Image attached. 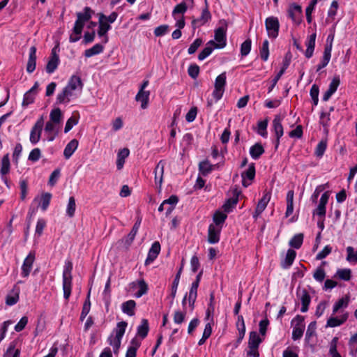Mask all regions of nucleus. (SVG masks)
Returning <instances> with one entry per match:
<instances>
[{
	"label": "nucleus",
	"mask_w": 357,
	"mask_h": 357,
	"mask_svg": "<svg viewBox=\"0 0 357 357\" xmlns=\"http://www.w3.org/2000/svg\"><path fill=\"white\" fill-rule=\"evenodd\" d=\"M79 142L76 139L70 140L66 146L63 151V155L66 159H69L77 150Z\"/></svg>",
	"instance_id": "obj_26"
},
{
	"label": "nucleus",
	"mask_w": 357,
	"mask_h": 357,
	"mask_svg": "<svg viewBox=\"0 0 357 357\" xmlns=\"http://www.w3.org/2000/svg\"><path fill=\"white\" fill-rule=\"evenodd\" d=\"M211 14L208 9V4L207 0H205V7L202 9L200 17L192 20V27L194 30H195L197 28L204 25L209 20H211Z\"/></svg>",
	"instance_id": "obj_6"
},
{
	"label": "nucleus",
	"mask_w": 357,
	"mask_h": 357,
	"mask_svg": "<svg viewBox=\"0 0 357 357\" xmlns=\"http://www.w3.org/2000/svg\"><path fill=\"white\" fill-rule=\"evenodd\" d=\"M66 86L72 91L75 90L77 88L82 90L84 86V84L79 76L72 75Z\"/></svg>",
	"instance_id": "obj_30"
},
{
	"label": "nucleus",
	"mask_w": 357,
	"mask_h": 357,
	"mask_svg": "<svg viewBox=\"0 0 357 357\" xmlns=\"http://www.w3.org/2000/svg\"><path fill=\"white\" fill-rule=\"evenodd\" d=\"M188 10V6L185 2L182 1L181 3L177 4L173 9L172 16L176 18V14H182L183 15Z\"/></svg>",
	"instance_id": "obj_51"
},
{
	"label": "nucleus",
	"mask_w": 357,
	"mask_h": 357,
	"mask_svg": "<svg viewBox=\"0 0 357 357\" xmlns=\"http://www.w3.org/2000/svg\"><path fill=\"white\" fill-rule=\"evenodd\" d=\"M303 238L304 236L302 233L297 234L290 239L289 245L293 248L299 249L303 244Z\"/></svg>",
	"instance_id": "obj_38"
},
{
	"label": "nucleus",
	"mask_w": 357,
	"mask_h": 357,
	"mask_svg": "<svg viewBox=\"0 0 357 357\" xmlns=\"http://www.w3.org/2000/svg\"><path fill=\"white\" fill-rule=\"evenodd\" d=\"M104 50V46L100 43L94 45L92 47L87 49L84 52V56L86 57H91L94 55L102 53Z\"/></svg>",
	"instance_id": "obj_36"
},
{
	"label": "nucleus",
	"mask_w": 357,
	"mask_h": 357,
	"mask_svg": "<svg viewBox=\"0 0 357 357\" xmlns=\"http://www.w3.org/2000/svg\"><path fill=\"white\" fill-rule=\"evenodd\" d=\"M130 151L128 148L121 149L117 155L116 167L118 169H121L125 162V159L128 157Z\"/></svg>",
	"instance_id": "obj_35"
},
{
	"label": "nucleus",
	"mask_w": 357,
	"mask_h": 357,
	"mask_svg": "<svg viewBox=\"0 0 357 357\" xmlns=\"http://www.w3.org/2000/svg\"><path fill=\"white\" fill-rule=\"evenodd\" d=\"M20 349L15 348V344L13 343H11L8 347L3 357H20Z\"/></svg>",
	"instance_id": "obj_56"
},
{
	"label": "nucleus",
	"mask_w": 357,
	"mask_h": 357,
	"mask_svg": "<svg viewBox=\"0 0 357 357\" xmlns=\"http://www.w3.org/2000/svg\"><path fill=\"white\" fill-rule=\"evenodd\" d=\"M265 26L269 38L275 39L278 36L280 22L277 17H268L265 20Z\"/></svg>",
	"instance_id": "obj_4"
},
{
	"label": "nucleus",
	"mask_w": 357,
	"mask_h": 357,
	"mask_svg": "<svg viewBox=\"0 0 357 357\" xmlns=\"http://www.w3.org/2000/svg\"><path fill=\"white\" fill-rule=\"evenodd\" d=\"M59 51L58 46H55L52 49L50 59L46 65V72L49 74L53 73L60 63V59L57 52Z\"/></svg>",
	"instance_id": "obj_8"
},
{
	"label": "nucleus",
	"mask_w": 357,
	"mask_h": 357,
	"mask_svg": "<svg viewBox=\"0 0 357 357\" xmlns=\"http://www.w3.org/2000/svg\"><path fill=\"white\" fill-rule=\"evenodd\" d=\"M203 40L202 38H196L194 42L190 45L188 52L189 54H192L196 52L197 49L202 45Z\"/></svg>",
	"instance_id": "obj_61"
},
{
	"label": "nucleus",
	"mask_w": 357,
	"mask_h": 357,
	"mask_svg": "<svg viewBox=\"0 0 357 357\" xmlns=\"http://www.w3.org/2000/svg\"><path fill=\"white\" fill-rule=\"evenodd\" d=\"M255 163H250L249 165L248 169L241 174L242 185L244 187H248L249 185H250V183H248L246 179L250 181L254 180L255 177Z\"/></svg>",
	"instance_id": "obj_19"
},
{
	"label": "nucleus",
	"mask_w": 357,
	"mask_h": 357,
	"mask_svg": "<svg viewBox=\"0 0 357 357\" xmlns=\"http://www.w3.org/2000/svg\"><path fill=\"white\" fill-rule=\"evenodd\" d=\"M75 209H76L75 199L74 197H70V198L68 199V204L67 205V208H66L67 215H68L70 218L73 217L75 215Z\"/></svg>",
	"instance_id": "obj_50"
},
{
	"label": "nucleus",
	"mask_w": 357,
	"mask_h": 357,
	"mask_svg": "<svg viewBox=\"0 0 357 357\" xmlns=\"http://www.w3.org/2000/svg\"><path fill=\"white\" fill-rule=\"evenodd\" d=\"M73 96V91L65 86L62 91L59 93L56 96V104L69 102L70 97Z\"/></svg>",
	"instance_id": "obj_23"
},
{
	"label": "nucleus",
	"mask_w": 357,
	"mask_h": 357,
	"mask_svg": "<svg viewBox=\"0 0 357 357\" xmlns=\"http://www.w3.org/2000/svg\"><path fill=\"white\" fill-rule=\"evenodd\" d=\"M50 121L55 123H60L62 118L61 111L59 108L52 109L50 114Z\"/></svg>",
	"instance_id": "obj_52"
},
{
	"label": "nucleus",
	"mask_w": 357,
	"mask_h": 357,
	"mask_svg": "<svg viewBox=\"0 0 357 357\" xmlns=\"http://www.w3.org/2000/svg\"><path fill=\"white\" fill-rule=\"evenodd\" d=\"M72 274L70 269H65L63 273V296L68 300L71 294Z\"/></svg>",
	"instance_id": "obj_11"
},
{
	"label": "nucleus",
	"mask_w": 357,
	"mask_h": 357,
	"mask_svg": "<svg viewBox=\"0 0 357 357\" xmlns=\"http://www.w3.org/2000/svg\"><path fill=\"white\" fill-rule=\"evenodd\" d=\"M20 289L15 287L7 295L6 298V303L8 305H13L19 301Z\"/></svg>",
	"instance_id": "obj_29"
},
{
	"label": "nucleus",
	"mask_w": 357,
	"mask_h": 357,
	"mask_svg": "<svg viewBox=\"0 0 357 357\" xmlns=\"http://www.w3.org/2000/svg\"><path fill=\"white\" fill-rule=\"evenodd\" d=\"M127 325L126 321L119 322L116 327L107 339L109 345L112 347L114 354H118L119 353L121 340L125 333Z\"/></svg>",
	"instance_id": "obj_1"
},
{
	"label": "nucleus",
	"mask_w": 357,
	"mask_h": 357,
	"mask_svg": "<svg viewBox=\"0 0 357 357\" xmlns=\"http://www.w3.org/2000/svg\"><path fill=\"white\" fill-rule=\"evenodd\" d=\"M216 41L215 46L216 49H222L227 45V29L222 26H220L215 30L214 35Z\"/></svg>",
	"instance_id": "obj_12"
},
{
	"label": "nucleus",
	"mask_w": 357,
	"mask_h": 357,
	"mask_svg": "<svg viewBox=\"0 0 357 357\" xmlns=\"http://www.w3.org/2000/svg\"><path fill=\"white\" fill-rule=\"evenodd\" d=\"M296 256V252L293 249H289L287 252L285 259L283 261V266H291Z\"/></svg>",
	"instance_id": "obj_48"
},
{
	"label": "nucleus",
	"mask_w": 357,
	"mask_h": 357,
	"mask_svg": "<svg viewBox=\"0 0 357 357\" xmlns=\"http://www.w3.org/2000/svg\"><path fill=\"white\" fill-rule=\"evenodd\" d=\"M130 288L132 289L134 296L136 298H140L142 296L145 294L148 289L146 284L143 280L132 282L130 284Z\"/></svg>",
	"instance_id": "obj_13"
},
{
	"label": "nucleus",
	"mask_w": 357,
	"mask_h": 357,
	"mask_svg": "<svg viewBox=\"0 0 357 357\" xmlns=\"http://www.w3.org/2000/svg\"><path fill=\"white\" fill-rule=\"evenodd\" d=\"M252 46V41L250 38L246 39L241 45V54L242 56H247Z\"/></svg>",
	"instance_id": "obj_55"
},
{
	"label": "nucleus",
	"mask_w": 357,
	"mask_h": 357,
	"mask_svg": "<svg viewBox=\"0 0 357 357\" xmlns=\"http://www.w3.org/2000/svg\"><path fill=\"white\" fill-rule=\"evenodd\" d=\"M36 47L32 46L29 49V59L26 64V71L28 73H32L36 66Z\"/></svg>",
	"instance_id": "obj_20"
},
{
	"label": "nucleus",
	"mask_w": 357,
	"mask_h": 357,
	"mask_svg": "<svg viewBox=\"0 0 357 357\" xmlns=\"http://www.w3.org/2000/svg\"><path fill=\"white\" fill-rule=\"evenodd\" d=\"M259 54L264 61L268 60L269 56V43L268 40H264L262 47L259 50Z\"/></svg>",
	"instance_id": "obj_44"
},
{
	"label": "nucleus",
	"mask_w": 357,
	"mask_h": 357,
	"mask_svg": "<svg viewBox=\"0 0 357 357\" xmlns=\"http://www.w3.org/2000/svg\"><path fill=\"white\" fill-rule=\"evenodd\" d=\"M327 148V140L326 139H321L318 144L317 145L315 150H314V155L317 158H321Z\"/></svg>",
	"instance_id": "obj_41"
},
{
	"label": "nucleus",
	"mask_w": 357,
	"mask_h": 357,
	"mask_svg": "<svg viewBox=\"0 0 357 357\" xmlns=\"http://www.w3.org/2000/svg\"><path fill=\"white\" fill-rule=\"evenodd\" d=\"M149 331V324L146 319H143L141 324L137 327V335L142 338H144Z\"/></svg>",
	"instance_id": "obj_49"
},
{
	"label": "nucleus",
	"mask_w": 357,
	"mask_h": 357,
	"mask_svg": "<svg viewBox=\"0 0 357 357\" xmlns=\"http://www.w3.org/2000/svg\"><path fill=\"white\" fill-rule=\"evenodd\" d=\"M263 341L256 331H252L249 335L248 347H257Z\"/></svg>",
	"instance_id": "obj_39"
},
{
	"label": "nucleus",
	"mask_w": 357,
	"mask_h": 357,
	"mask_svg": "<svg viewBox=\"0 0 357 357\" xmlns=\"http://www.w3.org/2000/svg\"><path fill=\"white\" fill-rule=\"evenodd\" d=\"M165 162L162 160H160L154 170L155 174V183L159 188H161V185L163 181V174Z\"/></svg>",
	"instance_id": "obj_18"
},
{
	"label": "nucleus",
	"mask_w": 357,
	"mask_h": 357,
	"mask_svg": "<svg viewBox=\"0 0 357 357\" xmlns=\"http://www.w3.org/2000/svg\"><path fill=\"white\" fill-rule=\"evenodd\" d=\"M271 199V195L269 193H265L264 196L260 199L257 203L256 208L257 209V212H263L266 206L268 203L269 202Z\"/></svg>",
	"instance_id": "obj_40"
},
{
	"label": "nucleus",
	"mask_w": 357,
	"mask_h": 357,
	"mask_svg": "<svg viewBox=\"0 0 357 357\" xmlns=\"http://www.w3.org/2000/svg\"><path fill=\"white\" fill-rule=\"evenodd\" d=\"M227 218V215L226 213L220 211H215L213 217V220L215 224L214 225L218 227H222V225L225 223Z\"/></svg>",
	"instance_id": "obj_37"
},
{
	"label": "nucleus",
	"mask_w": 357,
	"mask_h": 357,
	"mask_svg": "<svg viewBox=\"0 0 357 357\" xmlns=\"http://www.w3.org/2000/svg\"><path fill=\"white\" fill-rule=\"evenodd\" d=\"M136 307V303L133 300H129L124 302L121 305L122 312L129 316L135 314V309Z\"/></svg>",
	"instance_id": "obj_33"
},
{
	"label": "nucleus",
	"mask_w": 357,
	"mask_h": 357,
	"mask_svg": "<svg viewBox=\"0 0 357 357\" xmlns=\"http://www.w3.org/2000/svg\"><path fill=\"white\" fill-rule=\"evenodd\" d=\"M99 15V27L98 30V35L100 37H102L106 36L108 31H109L112 29V26L109 24L107 22L103 21V17H105V15L102 13L98 14Z\"/></svg>",
	"instance_id": "obj_25"
},
{
	"label": "nucleus",
	"mask_w": 357,
	"mask_h": 357,
	"mask_svg": "<svg viewBox=\"0 0 357 357\" xmlns=\"http://www.w3.org/2000/svg\"><path fill=\"white\" fill-rule=\"evenodd\" d=\"M79 115L77 113V116L73 115L71 117H70L66 123L64 128V132L67 133L74 126L77 125L79 122Z\"/></svg>",
	"instance_id": "obj_43"
},
{
	"label": "nucleus",
	"mask_w": 357,
	"mask_h": 357,
	"mask_svg": "<svg viewBox=\"0 0 357 357\" xmlns=\"http://www.w3.org/2000/svg\"><path fill=\"white\" fill-rule=\"evenodd\" d=\"M160 252V245L158 241H155L149 250L147 257L144 261L145 266H149L158 257Z\"/></svg>",
	"instance_id": "obj_16"
},
{
	"label": "nucleus",
	"mask_w": 357,
	"mask_h": 357,
	"mask_svg": "<svg viewBox=\"0 0 357 357\" xmlns=\"http://www.w3.org/2000/svg\"><path fill=\"white\" fill-rule=\"evenodd\" d=\"M52 199V194L50 192H45L42 194L40 197V207L43 211H45L50 204Z\"/></svg>",
	"instance_id": "obj_45"
},
{
	"label": "nucleus",
	"mask_w": 357,
	"mask_h": 357,
	"mask_svg": "<svg viewBox=\"0 0 357 357\" xmlns=\"http://www.w3.org/2000/svg\"><path fill=\"white\" fill-rule=\"evenodd\" d=\"M227 84L226 72H223L218 75L215 80L214 90L212 96L215 99V102L219 101L223 96Z\"/></svg>",
	"instance_id": "obj_3"
},
{
	"label": "nucleus",
	"mask_w": 357,
	"mask_h": 357,
	"mask_svg": "<svg viewBox=\"0 0 357 357\" xmlns=\"http://www.w3.org/2000/svg\"><path fill=\"white\" fill-rule=\"evenodd\" d=\"M349 296L348 295L340 298L333 307V314L337 313L341 309H345L349 303Z\"/></svg>",
	"instance_id": "obj_31"
},
{
	"label": "nucleus",
	"mask_w": 357,
	"mask_h": 357,
	"mask_svg": "<svg viewBox=\"0 0 357 357\" xmlns=\"http://www.w3.org/2000/svg\"><path fill=\"white\" fill-rule=\"evenodd\" d=\"M241 192L235 190L232 197L227 199L222 206V208L225 213H230L234 208L238 202V197Z\"/></svg>",
	"instance_id": "obj_17"
},
{
	"label": "nucleus",
	"mask_w": 357,
	"mask_h": 357,
	"mask_svg": "<svg viewBox=\"0 0 357 357\" xmlns=\"http://www.w3.org/2000/svg\"><path fill=\"white\" fill-rule=\"evenodd\" d=\"M349 313L347 312H342L340 316L337 317H331L327 322L326 327H337L343 324L348 319Z\"/></svg>",
	"instance_id": "obj_15"
},
{
	"label": "nucleus",
	"mask_w": 357,
	"mask_h": 357,
	"mask_svg": "<svg viewBox=\"0 0 357 357\" xmlns=\"http://www.w3.org/2000/svg\"><path fill=\"white\" fill-rule=\"evenodd\" d=\"M169 30V26L167 24L160 25L157 26L154 30V35L156 37H160L165 35Z\"/></svg>",
	"instance_id": "obj_64"
},
{
	"label": "nucleus",
	"mask_w": 357,
	"mask_h": 357,
	"mask_svg": "<svg viewBox=\"0 0 357 357\" xmlns=\"http://www.w3.org/2000/svg\"><path fill=\"white\" fill-rule=\"evenodd\" d=\"M288 17L291 18L294 23L300 24L303 18V10L301 6L292 3L289 5L287 10Z\"/></svg>",
	"instance_id": "obj_7"
},
{
	"label": "nucleus",
	"mask_w": 357,
	"mask_h": 357,
	"mask_svg": "<svg viewBox=\"0 0 357 357\" xmlns=\"http://www.w3.org/2000/svg\"><path fill=\"white\" fill-rule=\"evenodd\" d=\"M284 119V116L277 114L275 116L273 121V128L274 132L284 131L283 126L282 125V121Z\"/></svg>",
	"instance_id": "obj_47"
},
{
	"label": "nucleus",
	"mask_w": 357,
	"mask_h": 357,
	"mask_svg": "<svg viewBox=\"0 0 357 357\" xmlns=\"http://www.w3.org/2000/svg\"><path fill=\"white\" fill-rule=\"evenodd\" d=\"M40 157H41L40 149L39 148H35V149H32L31 151V152L29 153L28 160L33 162H36L39 160Z\"/></svg>",
	"instance_id": "obj_60"
},
{
	"label": "nucleus",
	"mask_w": 357,
	"mask_h": 357,
	"mask_svg": "<svg viewBox=\"0 0 357 357\" xmlns=\"http://www.w3.org/2000/svg\"><path fill=\"white\" fill-rule=\"evenodd\" d=\"M10 168V162L9 158V153L4 155L1 161L0 174L1 179H4V176L9 173Z\"/></svg>",
	"instance_id": "obj_28"
},
{
	"label": "nucleus",
	"mask_w": 357,
	"mask_h": 357,
	"mask_svg": "<svg viewBox=\"0 0 357 357\" xmlns=\"http://www.w3.org/2000/svg\"><path fill=\"white\" fill-rule=\"evenodd\" d=\"M212 165L208 160L201 161L199 163V172L202 176H206L209 174L213 169Z\"/></svg>",
	"instance_id": "obj_34"
},
{
	"label": "nucleus",
	"mask_w": 357,
	"mask_h": 357,
	"mask_svg": "<svg viewBox=\"0 0 357 357\" xmlns=\"http://www.w3.org/2000/svg\"><path fill=\"white\" fill-rule=\"evenodd\" d=\"M222 227H215L213 224H211L208 229V241L211 244H215L220 241V236Z\"/></svg>",
	"instance_id": "obj_14"
},
{
	"label": "nucleus",
	"mask_w": 357,
	"mask_h": 357,
	"mask_svg": "<svg viewBox=\"0 0 357 357\" xmlns=\"http://www.w3.org/2000/svg\"><path fill=\"white\" fill-rule=\"evenodd\" d=\"M95 14V11L89 6L84 8L82 12H78L76 13L77 19L75 22V31H79L81 29H84L85 24L89 22L93 15Z\"/></svg>",
	"instance_id": "obj_2"
},
{
	"label": "nucleus",
	"mask_w": 357,
	"mask_h": 357,
	"mask_svg": "<svg viewBox=\"0 0 357 357\" xmlns=\"http://www.w3.org/2000/svg\"><path fill=\"white\" fill-rule=\"evenodd\" d=\"M293 325L292 339L299 340L303 336L305 330L304 317L297 315L291 321Z\"/></svg>",
	"instance_id": "obj_5"
},
{
	"label": "nucleus",
	"mask_w": 357,
	"mask_h": 357,
	"mask_svg": "<svg viewBox=\"0 0 357 357\" xmlns=\"http://www.w3.org/2000/svg\"><path fill=\"white\" fill-rule=\"evenodd\" d=\"M44 121L43 116L37 120L30 132V142L32 144H37L41 137Z\"/></svg>",
	"instance_id": "obj_9"
},
{
	"label": "nucleus",
	"mask_w": 357,
	"mask_h": 357,
	"mask_svg": "<svg viewBox=\"0 0 357 357\" xmlns=\"http://www.w3.org/2000/svg\"><path fill=\"white\" fill-rule=\"evenodd\" d=\"M47 222L43 218H39L37 221L36 226V234L38 236H41L43 234V229L46 227Z\"/></svg>",
	"instance_id": "obj_62"
},
{
	"label": "nucleus",
	"mask_w": 357,
	"mask_h": 357,
	"mask_svg": "<svg viewBox=\"0 0 357 357\" xmlns=\"http://www.w3.org/2000/svg\"><path fill=\"white\" fill-rule=\"evenodd\" d=\"M264 152V148L261 143H256L250 148V155L254 160L259 159Z\"/></svg>",
	"instance_id": "obj_32"
},
{
	"label": "nucleus",
	"mask_w": 357,
	"mask_h": 357,
	"mask_svg": "<svg viewBox=\"0 0 357 357\" xmlns=\"http://www.w3.org/2000/svg\"><path fill=\"white\" fill-rule=\"evenodd\" d=\"M257 126H258V133L261 136H262L264 137H267L266 129H267V126H268V119H266L264 121H259Z\"/></svg>",
	"instance_id": "obj_58"
},
{
	"label": "nucleus",
	"mask_w": 357,
	"mask_h": 357,
	"mask_svg": "<svg viewBox=\"0 0 357 357\" xmlns=\"http://www.w3.org/2000/svg\"><path fill=\"white\" fill-rule=\"evenodd\" d=\"M215 42L213 40H209L206 44L205 47L200 52L198 55V59L199 61H203L206 57H208L213 51L216 47L215 46Z\"/></svg>",
	"instance_id": "obj_27"
},
{
	"label": "nucleus",
	"mask_w": 357,
	"mask_h": 357,
	"mask_svg": "<svg viewBox=\"0 0 357 357\" xmlns=\"http://www.w3.org/2000/svg\"><path fill=\"white\" fill-rule=\"evenodd\" d=\"M140 344L135 340H132L130 343V346L128 347L126 357H136L137 351L139 347Z\"/></svg>",
	"instance_id": "obj_42"
},
{
	"label": "nucleus",
	"mask_w": 357,
	"mask_h": 357,
	"mask_svg": "<svg viewBox=\"0 0 357 357\" xmlns=\"http://www.w3.org/2000/svg\"><path fill=\"white\" fill-rule=\"evenodd\" d=\"M331 51L332 43H331L330 44H327L325 46L322 60L321 63L317 66V72L324 68V67H326L328 64L331 56Z\"/></svg>",
	"instance_id": "obj_22"
},
{
	"label": "nucleus",
	"mask_w": 357,
	"mask_h": 357,
	"mask_svg": "<svg viewBox=\"0 0 357 357\" xmlns=\"http://www.w3.org/2000/svg\"><path fill=\"white\" fill-rule=\"evenodd\" d=\"M347 259L350 263L357 262V250L355 251L354 248L349 246L347 248Z\"/></svg>",
	"instance_id": "obj_57"
},
{
	"label": "nucleus",
	"mask_w": 357,
	"mask_h": 357,
	"mask_svg": "<svg viewBox=\"0 0 357 357\" xmlns=\"http://www.w3.org/2000/svg\"><path fill=\"white\" fill-rule=\"evenodd\" d=\"M199 66L196 63L190 64L188 69V73L192 79H196L199 74Z\"/></svg>",
	"instance_id": "obj_59"
},
{
	"label": "nucleus",
	"mask_w": 357,
	"mask_h": 357,
	"mask_svg": "<svg viewBox=\"0 0 357 357\" xmlns=\"http://www.w3.org/2000/svg\"><path fill=\"white\" fill-rule=\"evenodd\" d=\"M199 282L198 281H195L192 283L189 294H188V298L187 301L186 296L183 298L182 305L185 309L187 308V305L190 307V309L192 310L194 307V304L197 298V289L199 287Z\"/></svg>",
	"instance_id": "obj_10"
},
{
	"label": "nucleus",
	"mask_w": 357,
	"mask_h": 357,
	"mask_svg": "<svg viewBox=\"0 0 357 357\" xmlns=\"http://www.w3.org/2000/svg\"><path fill=\"white\" fill-rule=\"evenodd\" d=\"M317 3L318 0H311V1L310 2V3L308 4L305 9L306 20L308 24H310L312 22V13L314 11Z\"/></svg>",
	"instance_id": "obj_46"
},
{
	"label": "nucleus",
	"mask_w": 357,
	"mask_h": 357,
	"mask_svg": "<svg viewBox=\"0 0 357 357\" xmlns=\"http://www.w3.org/2000/svg\"><path fill=\"white\" fill-rule=\"evenodd\" d=\"M36 95L34 93H31V91H26L24 94L23 100L22 102V105L23 107H26L30 104H32L35 100Z\"/></svg>",
	"instance_id": "obj_53"
},
{
	"label": "nucleus",
	"mask_w": 357,
	"mask_h": 357,
	"mask_svg": "<svg viewBox=\"0 0 357 357\" xmlns=\"http://www.w3.org/2000/svg\"><path fill=\"white\" fill-rule=\"evenodd\" d=\"M60 174L61 172L59 169H54L50 176L48 184L51 186H54L56 183Z\"/></svg>",
	"instance_id": "obj_63"
},
{
	"label": "nucleus",
	"mask_w": 357,
	"mask_h": 357,
	"mask_svg": "<svg viewBox=\"0 0 357 357\" xmlns=\"http://www.w3.org/2000/svg\"><path fill=\"white\" fill-rule=\"evenodd\" d=\"M149 96L150 91L139 90V91L137 92L135 96V100L141 102L142 109H144L147 108L149 105Z\"/></svg>",
	"instance_id": "obj_24"
},
{
	"label": "nucleus",
	"mask_w": 357,
	"mask_h": 357,
	"mask_svg": "<svg viewBox=\"0 0 357 357\" xmlns=\"http://www.w3.org/2000/svg\"><path fill=\"white\" fill-rule=\"evenodd\" d=\"M316 37H317L316 33H313L307 38V40L305 42V45L307 47V49L305 52V56L307 59H310L313 56L314 48H315Z\"/></svg>",
	"instance_id": "obj_21"
},
{
	"label": "nucleus",
	"mask_w": 357,
	"mask_h": 357,
	"mask_svg": "<svg viewBox=\"0 0 357 357\" xmlns=\"http://www.w3.org/2000/svg\"><path fill=\"white\" fill-rule=\"evenodd\" d=\"M301 301L302 303L301 311L302 312H307L308 310V305L310 303V298L307 293L305 291L303 292L302 295L301 296Z\"/></svg>",
	"instance_id": "obj_54"
}]
</instances>
